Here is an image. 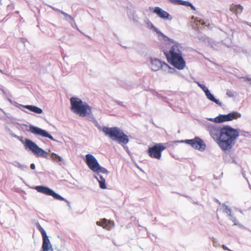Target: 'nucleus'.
<instances>
[{
	"label": "nucleus",
	"mask_w": 251,
	"mask_h": 251,
	"mask_svg": "<svg viewBox=\"0 0 251 251\" xmlns=\"http://www.w3.org/2000/svg\"><path fill=\"white\" fill-rule=\"evenodd\" d=\"M202 124L208 131L211 137L224 151L231 149L239 135L238 129L229 126H225L221 127L206 121H203Z\"/></svg>",
	"instance_id": "nucleus-1"
},
{
	"label": "nucleus",
	"mask_w": 251,
	"mask_h": 251,
	"mask_svg": "<svg viewBox=\"0 0 251 251\" xmlns=\"http://www.w3.org/2000/svg\"><path fill=\"white\" fill-rule=\"evenodd\" d=\"M163 39L172 44L169 54L167 55L169 62L177 69H183L185 66V62L182 56V44L168 37Z\"/></svg>",
	"instance_id": "nucleus-2"
},
{
	"label": "nucleus",
	"mask_w": 251,
	"mask_h": 251,
	"mask_svg": "<svg viewBox=\"0 0 251 251\" xmlns=\"http://www.w3.org/2000/svg\"><path fill=\"white\" fill-rule=\"evenodd\" d=\"M85 157V162L89 169L93 172L97 173V175L94 176V177L98 181L100 188L102 189H106L105 178L104 176L100 174H103L104 176H107L109 172L105 168L100 166L94 155L87 154Z\"/></svg>",
	"instance_id": "nucleus-3"
},
{
	"label": "nucleus",
	"mask_w": 251,
	"mask_h": 251,
	"mask_svg": "<svg viewBox=\"0 0 251 251\" xmlns=\"http://www.w3.org/2000/svg\"><path fill=\"white\" fill-rule=\"evenodd\" d=\"M105 134L113 141L117 142L119 144L126 145L129 142L128 136L125 134L123 131L117 127H108L103 126L99 128Z\"/></svg>",
	"instance_id": "nucleus-4"
},
{
	"label": "nucleus",
	"mask_w": 251,
	"mask_h": 251,
	"mask_svg": "<svg viewBox=\"0 0 251 251\" xmlns=\"http://www.w3.org/2000/svg\"><path fill=\"white\" fill-rule=\"evenodd\" d=\"M72 111L81 117L90 115L92 110L90 106L85 101L78 98L72 97L70 99Z\"/></svg>",
	"instance_id": "nucleus-5"
},
{
	"label": "nucleus",
	"mask_w": 251,
	"mask_h": 251,
	"mask_svg": "<svg viewBox=\"0 0 251 251\" xmlns=\"http://www.w3.org/2000/svg\"><path fill=\"white\" fill-rule=\"evenodd\" d=\"M241 117V114L237 111H233L227 114H220L217 117L212 118H208L207 120L216 124L230 122Z\"/></svg>",
	"instance_id": "nucleus-6"
},
{
	"label": "nucleus",
	"mask_w": 251,
	"mask_h": 251,
	"mask_svg": "<svg viewBox=\"0 0 251 251\" xmlns=\"http://www.w3.org/2000/svg\"><path fill=\"white\" fill-rule=\"evenodd\" d=\"M150 61L151 69L153 71L161 69L169 74H173L176 71L174 68H171L167 63L162 62L156 58L151 57Z\"/></svg>",
	"instance_id": "nucleus-7"
},
{
	"label": "nucleus",
	"mask_w": 251,
	"mask_h": 251,
	"mask_svg": "<svg viewBox=\"0 0 251 251\" xmlns=\"http://www.w3.org/2000/svg\"><path fill=\"white\" fill-rule=\"evenodd\" d=\"M24 145L25 149H28L38 156L48 158V153L44 150L39 147L32 141L28 139H25Z\"/></svg>",
	"instance_id": "nucleus-8"
},
{
	"label": "nucleus",
	"mask_w": 251,
	"mask_h": 251,
	"mask_svg": "<svg viewBox=\"0 0 251 251\" xmlns=\"http://www.w3.org/2000/svg\"><path fill=\"white\" fill-rule=\"evenodd\" d=\"M35 189L39 193L45 194L46 195L52 196L54 199L58 200L64 201H66L68 205L71 207L70 203L68 201L63 198L59 194L56 193L50 188L44 186H37L35 187Z\"/></svg>",
	"instance_id": "nucleus-9"
},
{
	"label": "nucleus",
	"mask_w": 251,
	"mask_h": 251,
	"mask_svg": "<svg viewBox=\"0 0 251 251\" xmlns=\"http://www.w3.org/2000/svg\"><path fill=\"white\" fill-rule=\"evenodd\" d=\"M165 148L166 147L162 144L157 143L150 147L148 153L151 158L160 160L161 158L162 152Z\"/></svg>",
	"instance_id": "nucleus-10"
},
{
	"label": "nucleus",
	"mask_w": 251,
	"mask_h": 251,
	"mask_svg": "<svg viewBox=\"0 0 251 251\" xmlns=\"http://www.w3.org/2000/svg\"><path fill=\"white\" fill-rule=\"evenodd\" d=\"M180 143H185L191 145L193 148L200 151H204L206 148V145L204 141L198 137L190 140H181Z\"/></svg>",
	"instance_id": "nucleus-11"
},
{
	"label": "nucleus",
	"mask_w": 251,
	"mask_h": 251,
	"mask_svg": "<svg viewBox=\"0 0 251 251\" xmlns=\"http://www.w3.org/2000/svg\"><path fill=\"white\" fill-rule=\"evenodd\" d=\"M37 227L43 237V244L41 251H53L52 245L46 231L40 225H38Z\"/></svg>",
	"instance_id": "nucleus-12"
},
{
	"label": "nucleus",
	"mask_w": 251,
	"mask_h": 251,
	"mask_svg": "<svg viewBox=\"0 0 251 251\" xmlns=\"http://www.w3.org/2000/svg\"><path fill=\"white\" fill-rule=\"evenodd\" d=\"M27 130L35 135L48 138L52 141H55L54 138L47 131L37 126L30 125L28 126V129Z\"/></svg>",
	"instance_id": "nucleus-13"
},
{
	"label": "nucleus",
	"mask_w": 251,
	"mask_h": 251,
	"mask_svg": "<svg viewBox=\"0 0 251 251\" xmlns=\"http://www.w3.org/2000/svg\"><path fill=\"white\" fill-rule=\"evenodd\" d=\"M153 12L155 13L158 17L164 20H172V17L169 13L164 11L159 7L154 8Z\"/></svg>",
	"instance_id": "nucleus-14"
},
{
	"label": "nucleus",
	"mask_w": 251,
	"mask_h": 251,
	"mask_svg": "<svg viewBox=\"0 0 251 251\" xmlns=\"http://www.w3.org/2000/svg\"><path fill=\"white\" fill-rule=\"evenodd\" d=\"M144 23L150 29L155 32L159 38H168V37L165 36L163 33H162L158 28L154 26L152 23L148 18L144 20Z\"/></svg>",
	"instance_id": "nucleus-15"
},
{
	"label": "nucleus",
	"mask_w": 251,
	"mask_h": 251,
	"mask_svg": "<svg viewBox=\"0 0 251 251\" xmlns=\"http://www.w3.org/2000/svg\"><path fill=\"white\" fill-rule=\"evenodd\" d=\"M96 224L99 226H102L103 228L107 230H110L114 226L113 222L108 221L106 219H103L100 221H97L96 222Z\"/></svg>",
	"instance_id": "nucleus-16"
},
{
	"label": "nucleus",
	"mask_w": 251,
	"mask_h": 251,
	"mask_svg": "<svg viewBox=\"0 0 251 251\" xmlns=\"http://www.w3.org/2000/svg\"><path fill=\"white\" fill-rule=\"evenodd\" d=\"M50 159L53 162L58 164L60 166H62L66 164L65 161L63 157L55 153L50 152Z\"/></svg>",
	"instance_id": "nucleus-17"
},
{
	"label": "nucleus",
	"mask_w": 251,
	"mask_h": 251,
	"mask_svg": "<svg viewBox=\"0 0 251 251\" xmlns=\"http://www.w3.org/2000/svg\"><path fill=\"white\" fill-rule=\"evenodd\" d=\"M224 213H226L229 217V219L234 223V225H238V224L235 219V214L231 209L227 206H225L224 209Z\"/></svg>",
	"instance_id": "nucleus-18"
},
{
	"label": "nucleus",
	"mask_w": 251,
	"mask_h": 251,
	"mask_svg": "<svg viewBox=\"0 0 251 251\" xmlns=\"http://www.w3.org/2000/svg\"><path fill=\"white\" fill-rule=\"evenodd\" d=\"M243 7L240 4H231L230 6L229 10L234 14H240L242 12Z\"/></svg>",
	"instance_id": "nucleus-19"
},
{
	"label": "nucleus",
	"mask_w": 251,
	"mask_h": 251,
	"mask_svg": "<svg viewBox=\"0 0 251 251\" xmlns=\"http://www.w3.org/2000/svg\"><path fill=\"white\" fill-rule=\"evenodd\" d=\"M23 107L37 114H41L43 112V110L41 108L34 105H24Z\"/></svg>",
	"instance_id": "nucleus-20"
},
{
	"label": "nucleus",
	"mask_w": 251,
	"mask_h": 251,
	"mask_svg": "<svg viewBox=\"0 0 251 251\" xmlns=\"http://www.w3.org/2000/svg\"><path fill=\"white\" fill-rule=\"evenodd\" d=\"M205 94L208 99H209L210 100L214 102L217 104L219 105H221L222 103L220 102V101L217 99H216L213 96L209 91L208 90L206 92H205Z\"/></svg>",
	"instance_id": "nucleus-21"
},
{
	"label": "nucleus",
	"mask_w": 251,
	"mask_h": 251,
	"mask_svg": "<svg viewBox=\"0 0 251 251\" xmlns=\"http://www.w3.org/2000/svg\"><path fill=\"white\" fill-rule=\"evenodd\" d=\"M205 94L208 99H209L210 100L214 102L217 104L219 105H221L222 103L220 102V101L217 99H216L213 96L209 91L208 90L206 92H205Z\"/></svg>",
	"instance_id": "nucleus-22"
},
{
	"label": "nucleus",
	"mask_w": 251,
	"mask_h": 251,
	"mask_svg": "<svg viewBox=\"0 0 251 251\" xmlns=\"http://www.w3.org/2000/svg\"><path fill=\"white\" fill-rule=\"evenodd\" d=\"M205 94L208 99H209L210 100L214 102L217 104L219 105H221L222 103L220 102V101L217 99H216L213 96L209 91L208 90L206 92H205Z\"/></svg>",
	"instance_id": "nucleus-23"
},
{
	"label": "nucleus",
	"mask_w": 251,
	"mask_h": 251,
	"mask_svg": "<svg viewBox=\"0 0 251 251\" xmlns=\"http://www.w3.org/2000/svg\"><path fill=\"white\" fill-rule=\"evenodd\" d=\"M59 12L61 13L64 17V19L69 22V23L71 22V21H72L73 23L75 25V26H76V24L75 22V19L74 18L72 17V16L70 15L69 14H67V13L64 12L62 10H59Z\"/></svg>",
	"instance_id": "nucleus-24"
},
{
	"label": "nucleus",
	"mask_w": 251,
	"mask_h": 251,
	"mask_svg": "<svg viewBox=\"0 0 251 251\" xmlns=\"http://www.w3.org/2000/svg\"><path fill=\"white\" fill-rule=\"evenodd\" d=\"M12 164L15 167L19 168L21 170L25 171L27 169V166L22 164L20 163L17 162V161H14L13 163H12Z\"/></svg>",
	"instance_id": "nucleus-25"
},
{
	"label": "nucleus",
	"mask_w": 251,
	"mask_h": 251,
	"mask_svg": "<svg viewBox=\"0 0 251 251\" xmlns=\"http://www.w3.org/2000/svg\"><path fill=\"white\" fill-rule=\"evenodd\" d=\"M178 5H182L186 6H190L192 9H196L195 6L191 3L188 1L180 0Z\"/></svg>",
	"instance_id": "nucleus-26"
},
{
	"label": "nucleus",
	"mask_w": 251,
	"mask_h": 251,
	"mask_svg": "<svg viewBox=\"0 0 251 251\" xmlns=\"http://www.w3.org/2000/svg\"><path fill=\"white\" fill-rule=\"evenodd\" d=\"M195 23L197 25H205V22L203 20L199 19L198 18H196L195 19Z\"/></svg>",
	"instance_id": "nucleus-27"
},
{
	"label": "nucleus",
	"mask_w": 251,
	"mask_h": 251,
	"mask_svg": "<svg viewBox=\"0 0 251 251\" xmlns=\"http://www.w3.org/2000/svg\"><path fill=\"white\" fill-rule=\"evenodd\" d=\"M226 94L227 96L230 98L233 97L234 96V92L230 90H227Z\"/></svg>",
	"instance_id": "nucleus-28"
},
{
	"label": "nucleus",
	"mask_w": 251,
	"mask_h": 251,
	"mask_svg": "<svg viewBox=\"0 0 251 251\" xmlns=\"http://www.w3.org/2000/svg\"><path fill=\"white\" fill-rule=\"evenodd\" d=\"M173 4L178 5L180 0H168Z\"/></svg>",
	"instance_id": "nucleus-29"
},
{
	"label": "nucleus",
	"mask_w": 251,
	"mask_h": 251,
	"mask_svg": "<svg viewBox=\"0 0 251 251\" xmlns=\"http://www.w3.org/2000/svg\"><path fill=\"white\" fill-rule=\"evenodd\" d=\"M200 88L204 91V93L208 90V89L203 84L200 86Z\"/></svg>",
	"instance_id": "nucleus-30"
},
{
	"label": "nucleus",
	"mask_w": 251,
	"mask_h": 251,
	"mask_svg": "<svg viewBox=\"0 0 251 251\" xmlns=\"http://www.w3.org/2000/svg\"><path fill=\"white\" fill-rule=\"evenodd\" d=\"M49 6L50 8H51L53 10H54L57 11H59V10H60V9H57V8H55V7H53V6H51V5H49Z\"/></svg>",
	"instance_id": "nucleus-31"
},
{
	"label": "nucleus",
	"mask_w": 251,
	"mask_h": 251,
	"mask_svg": "<svg viewBox=\"0 0 251 251\" xmlns=\"http://www.w3.org/2000/svg\"><path fill=\"white\" fill-rule=\"evenodd\" d=\"M30 168L32 170H34L35 169V165L34 164L32 163L30 165Z\"/></svg>",
	"instance_id": "nucleus-32"
},
{
	"label": "nucleus",
	"mask_w": 251,
	"mask_h": 251,
	"mask_svg": "<svg viewBox=\"0 0 251 251\" xmlns=\"http://www.w3.org/2000/svg\"><path fill=\"white\" fill-rule=\"evenodd\" d=\"M70 23L71 24V25L73 27L75 26V27H77V25L75 26V25L73 23V22L72 21H71V22H70Z\"/></svg>",
	"instance_id": "nucleus-33"
},
{
	"label": "nucleus",
	"mask_w": 251,
	"mask_h": 251,
	"mask_svg": "<svg viewBox=\"0 0 251 251\" xmlns=\"http://www.w3.org/2000/svg\"><path fill=\"white\" fill-rule=\"evenodd\" d=\"M223 248L225 250H229V249L225 245H223Z\"/></svg>",
	"instance_id": "nucleus-34"
},
{
	"label": "nucleus",
	"mask_w": 251,
	"mask_h": 251,
	"mask_svg": "<svg viewBox=\"0 0 251 251\" xmlns=\"http://www.w3.org/2000/svg\"><path fill=\"white\" fill-rule=\"evenodd\" d=\"M198 85V86L200 87V86L202 84L199 81H196L195 82Z\"/></svg>",
	"instance_id": "nucleus-35"
},
{
	"label": "nucleus",
	"mask_w": 251,
	"mask_h": 251,
	"mask_svg": "<svg viewBox=\"0 0 251 251\" xmlns=\"http://www.w3.org/2000/svg\"><path fill=\"white\" fill-rule=\"evenodd\" d=\"M124 148L127 151H128V148L126 146H124Z\"/></svg>",
	"instance_id": "nucleus-36"
},
{
	"label": "nucleus",
	"mask_w": 251,
	"mask_h": 251,
	"mask_svg": "<svg viewBox=\"0 0 251 251\" xmlns=\"http://www.w3.org/2000/svg\"><path fill=\"white\" fill-rule=\"evenodd\" d=\"M2 91L3 94L4 95H6V93H5V91H4V90H2Z\"/></svg>",
	"instance_id": "nucleus-37"
},
{
	"label": "nucleus",
	"mask_w": 251,
	"mask_h": 251,
	"mask_svg": "<svg viewBox=\"0 0 251 251\" xmlns=\"http://www.w3.org/2000/svg\"><path fill=\"white\" fill-rule=\"evenodd\" d=\"M0 72L2 74H5L0 69Z\"/></svg>",
	"instance_id": "nucleus-38"
},
{
	"label": "nucleus",
	"mask_w": 251,
	"mask_h": 251,
	"mask_svg": "<svg viewBox=\"0 0 251 251\" xmlns=\"http://www.w3.org/2000/svg\"><path fill=\"white\" fill-rule=\"evenodd\" d=\"M133 20L135 22H138V21L136 19H133Z\"/></svg>",
	"instance_id": "nucleus-39"
},
{
	"label": "nucleus",
	"mask_w": 251,
	"mask_h": 251,
	"mask_svg": "<svg viewBox=\"0 0 251 251\" xmlns=\"http://www.w3.org/2000/svg\"><path fill=\"white\" fill-rule=\"evenodd\" d=\"M8 100H9L11 103H12V100H11L10 99H8Z\"/></svg>",
	"instance_id": "nucleus-40"
},
{
	"label": "nucleus",
	"mask_w": 251,
	"mask_h": 251,
	"mask_svg": "<svg viewBox=\"0 0 251 251\" xmlns=\"http://www.w3.org/2000/svg\"><path fill=\"white\" fill-rule=\"evenodd\" d=\"M249 80L251 81V78H249Z\"/></svg>",
	"instance_id": "nucleus-41"
},
{
	"label": "nucleus",
	"mask_w": 251,
	"mask_h": 251,
	"mask_svg": "<svg viewBox=\"0 0 251 251\" xmlns=\"http://www.w3.org/2000/svg\"><path fill=\"white\" fill-rule=\"evenodd\" d=\"M249 25L251 26V23Z\"/></svg>",
	"instance_id": "nucleus-42"
}]
</instances>
